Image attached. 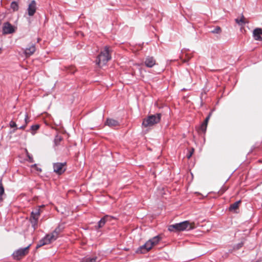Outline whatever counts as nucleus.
I'll return each mask as SVG.
<instances>
[{"label": "nucleus", "mask_w": 262, "mask_h": 262, "mask_svg": "<svg viewBox=\"0 0 262 262\" xmlns=\"http://www.w3.org/2000/svg\"><path fill=\"white\" fill-rule=\"evenodd\" d=\"M161 239L162 237L160 235L154 237L146 242L144 245L139 247L136 251V253L142 254L148 252L154 246L158 244Z\"/></svg>", "instance_id": "obj_1"}, {"label": "nucleus", "mask_w": 262, "mask_h": 262, "mask_svg": "<svg viewBox=\"0 0 262 262\" xmlns=\"http://www.w3.org/2000/svg\"><path fill=\"white\" fill-rule=\"evenodd\" d=\"M195 227V224L194 222L190 223L188 221H186L180 223L169 225L168 230L170 231H181L185 230H189L194 229Z\"/></svg>", "instance_id": "obj_2"}, {"label": "nucleus", "mask_w": 262, "mask_h": 262, "mask_svg": "<svg viewBox=\"0 0 262 262\" xmlns=\"http://www.w3.org/2000/svg\"><path fill=\"white\" fill-rule=\"evenodd\" d=\"M111 58L110 48L108 46H105L104 50L98 55L96 60V64L99 67L104 66Z\"/></svg>", "instance_id": "obj_3"}, {"label": "nucleus", "mask_w": 262, "mask_h": 262, "mask_svg": "<svg viewBox=\"0 0 262 262\" xmlns=\"http://www.w3.org/2000/svg\"><path fill=\"white\" fill-rule=\"evenodd\" d=\"M161 118V114L160 113L148 115L143 119L142 126L144 127L152 126L158 123L160 121Z\"/></svg>", "instance_id": "obj_4"}, {"label": "nucleus", "mask_w": 262, "mask_h": 262, "mask_svg": "<svg viewBox=\"0 0 262 262\" xmlns=\"http://www.w3.org/2000/svg\"><path fill=\"white\" fill-rule=\"evenodd\" d=\"M40 213V207L35 209L31 213L29 220L31 223L32 227L34 230L38 228V222Z\"/></svg>", "instance_id": "obj_5"}, {"label": "nucleus", "mask_w": 262, "mask_h": 262, "mask_svg": "<svg viewBox=\"0 0 262 262\" xmlns=\"http://www.w3.org/2000/svg\"><path fill=\"white\" fill-rule=\"evenodd\" d=\"M30 246L31 245H29L27 247L20 248L15 251L12 254L13 259L15 260H20L25 257L28 254Z\"/></svg>", "instance_id": "obj_6"}, {"label": "nucleus", "mask_w": 262, "mask_h": 262, "mask_svg": "<svg viewBox=\"0 0 262 262\" xmlns=\"http://www.w3.org/2000/svg\"><path fill=\"white\" fill-rule=\"evenodd\" d=\"M57 239L55 236L51 233L47 234L46 236L40 240L36 246V248H39L42 246L48 245Z\"/></svg>", "instance_id": "obj_7"}, {"label": "nucleus", "mask_w": 262, "mask_h": 262, "mask_svg": "<svg viewBox=\"0 0 262 262\" xmlns=\"http://www.w3.org/2000/svg\"><path fill=\"white\" fill-rule=\"evenodd\" d=\"M17 28L13 26L9 22H5L2 27V33L3 35L12 34L15 32Z\"/></svg>", "instance_id": "obj_8"}, {"label": "nucleus", "mask_w": 262, "mask_h": 262, "mask_svg": "<svg viewBox=\"0 0 262 262\" xmlns=\"http://www.w3.org/2000/svg\"><path fill=\"white\" fill-rule=\"evenodd\" d=\"M36 3L35 1L32 0L29 4L27 8L28 14L30 16L34 15L36 11Z\"/></svg>", "instance_id": "obj_9"}, {"label": "nucleus", "mask_w": 262, "mask_h": 262, "mask_svg": "<svg viewBox=\"0 0 262 262\" xmlns=\"http://www.w3.org/2000/svg\"><path fill=\"white\" fill-rule=\"evenodd\" d=\"M145 65L148 68H152L156 64V61L154 57L147 56L144 61Z\"/></svg>", "instance_id": "obj_10"}, {"label": "nucleus", "mask_w": 262, "mask_h": 262, "mask_svg": "<svg viewBox=\"0 0 262 262\" xmlns=\"http://www.w3.org/2000/svg\"><path fill=\"white\" fill-rule=\"evenodd\" d=\"M262 29L257 28L253 31V36L255 40L262 41Z\"/></svg>", "instance_id": "obj_11"}, {"label": "nucleus", "mask_w": 262, "mask_h": 262, "mask_svg": "<svg viewBox=\"0 0 262 262\" xmlns=\"http://www.w3.org/2000/svg\"><path fill=\"white\" fill-rule=\"evenodd\" d=\"M66 165H53L54 171L58 174H61L63 173L66 168Z\"/></svg>", "instance_id": "obj_12"}, {"label": "nucleus", "mask_w": 262, "mask_h": 262, "mask_svg": "<svg viewBox=\"0 0 262 262\" xmlns=\"http://www.w3.org/2000/svg\"><path fill=\"white\" fill-rule=\"evenodd\" d=\"M36 48L34 44H31L28 48H27L25 51V53L27 56L32 55L35 51Z\"/></svg>", "instance_id": "obj_13"}, {"label": "nucleus", "mask_w": 262, "mask_h": 262, "mask_svg": "<svg viewBox=\"0 0 262 262\" xmlns=\"http://www.w3.org/2000/svg\"><path fill=\"white\" fill-rule=\"evenodd\" d=\"M105 125L109 126L110 127H115L119 125V122L118 121L113 119H107Z\"/></svg>", "instance_id": "obj_14"}, {"label": "nucleus", "mask_w": 262, "mask_h": 262, "mask_svg": "<svg viewBox=\"0 0 262 262\" xmlns=\"http://www.w3.org/2000/svg\"><path fill=\"white\" fill-rule=\"evenodd\" d=\"M63 228L60 226H58L52 232L55 237L58 238L59 234L62 231Z\"/></svg>", "instance_id": "obj_15"}, {"label": "nucleus", "mask_w": 262, "mask_h": 262, "mask_svg": "<svg viewBox=\"0 0 262 262\" xmlns=\"http://www.w3.org/2000/svg\"><path fill=\"white\" fill-rule=\"evenodd\" d=\"M241 203V201H238L235 202V203H233L232 204H231L230 205V206L229 207V210L230 211H232V210L235 211L236 210H237L239 206Z\"/></svg>", "instance_id": "obj_16"}, {"label": "nucleus", "mask_w": 262, "mask_h": 262, "mask_svg": "<svg viewBox=\"0 0 262 262\" xmlns=\"http://www.w3.org/2000/svg\"><path fill=\"white\" fill-rule=\"evenodd\" d=\"M245 17L244 15H242L240 18H236L235 19V22L238 25H243L247 23V22L245 21Z\"/></svg>", "instance_id": "obj_17"}, {"label": "nucleus", "mask_w": 262, "mask_h": 262, "mask_svg": "<svg viewBox=\"0 0 262 262\" xmlns=\"http://www.w3.org/2000/svg\"><path fill=\"white\" fill-rule=\"evenodd\" d=\"M4 194V187L2 180L0 181V202L3 201L2 195Z\"/></svg>", "instance_id": "obj_18"}, {"label": "nucleus", "mask_w": 262, "mask_h": 262, "mask_svg": "<svg viewBox=\"0 0 262 262\" xmlns=\"http://www.w3.org/2000/svg\"><path fill=\"white\" fill-rule=\"evenodd\" d=\"M106 223L104 217H102L98 222V226L96 227V229L101 228L104 226L105 224Z\"/></svg>", "instance_id": "obj_19"}, {"label": "nucleus", "mask_w": 262, "mask_h": 262, "mask_svg": "<svg viewBox=\"0 0 262 262\" xmlns=\"http://www.w3.org/2000/svg\"><path fill=\"white\" fill-rule=\"evenodd\" d=\"M11 8L14 11H16L18 10V3L15 1L12 2L11 3Z\"/></svg>", "instance_id": "obj_20"}, {"label": "nucleus", "mask_w": 262, "mask_h": 262, "mask_svg": "<svg viewBox=\"0 0 262 262\" xmlns=\"http://www.w3.org/2000/svg\"><path fill=\"white\" fill-rule=\"evenodd\" d=\"M207 126V124L202 123L199 127V132H201L203 133H205L206 131Z\"/></svg>", "instance_id": "obj_21"}, {"label": "nucleus", "mask_w": 262, "mask_h": 262, "mask_svg": "<svg viewBox=\"0 0 262 262\" xmlns=\"http://www.w3.org/2000/svg\"><path fill=\"white\" fill-rule=\"evenodd\" d=\"M62 140V138L61 137V136H59V135H56L55 137V139H54V143L57 146L58 145L60 141Z\"/></svg>", "instance_id": "obj_22"}, {"label": "nucleus", "mask_w": 262, "mask_h": 262, "mask_svg": "<svg viewBox=\"0 0 262 262\" xmlns=\"http://www.w3.org/2000/svg\"><path fill=\"white\" fill-rule=\"evenodd\" d=\"M221 32L222 29L219 26H216L213 30L211 31V33L213 34H220Z\"/></svg>", "instance_id": "obj_23"}, {"label": "nucleus", "mask_w": 262, "mask_h": 262, "mask_svg": "<svg viewBox=\"0 0 262 262\" xmlns=\"http://www.w3.org/2000/svg\"><path fill=\"white\" fill-rule=\"evenodd\" d=\"M97 258H84L80 262H96Z\"/></svg>", "instance_id": "obj_24"}, {"label": "nucleus", "mask_w": 262, "mask_h": 262, "mask_svg": "<svg viewBox=\"0 0 262 262\" xmlns=\"http://www.w3.org/2000/svg\"><path fill=\"white\" fill-rule=\"evenodd\" d=\"M103 217L106 222H111L113 220H116L115 217L108 215H106Z\"/></svg>", "instance_id": "obj_25"}, {"label": "nucleus", "mask_w": 262, "mask_h": 262, "mask_svg": "<svg viewBox=\"0 0 262 262\" xmlns=\"http://www.w3.org/2000/svg\"><path fill=\"white\" fill-rule=\"evenodd\" d=\"M39 128L38 124L33 125L31 126L30 130L32 131V134L34 135L35 133L34 132L37 130Z\"/></svg>", "instance_id": "obj_26"}, {"label": "nucleus", "mask_w": 262, "mask_h": 262, "mask_svg": "<svg viewBox=\"0 0 262 262\" xmlns=\"http://www.w3.org/2000/svg\"><path fill=\"white\" fill-rule=\"evenodd\" d=\"M30 170H31V171H34L35 170H37L38 171H41V169L38 168V167H37V165H31Z\"/></svg>", "instance_id": "obj_27"}, {"label": "nucleus", "mask_w": 262, "mask_h": 262, "mask_svg": "<svg viewBox=\"0 0 262 262\" xmlns=\"http://www.w3.org/2000/svg\"><path fill=\"white\" fill-rule=\"evenodd\" d=\"M27 154L28 156V159L27 161L29 163H33L34 162L33 158L32 156L30 155L29 152L27 151Z\"/></svg>", "instance_id": "obj_28"}, {"label": "nucleus", "mask_w": 262, "mask_h": 262, "mask_svg": "<svg viewBox=\"0 0 262 262\" xmlns=\"http://www.w3.org/2000/svg\"><path fill=\"white\" fill-rule=\"evenodd\" d=\"M211 115H212V112H210L203 123L207 125L208 122L209 121V120L210 119V118Z\"/></svg>", "instance_id": "obj_29"}, {"label": "nucleus", "mask_w": 262, "mask_h": 262, "mask_svg": "<svg viewBox=\"0 0 262 262\" xmlns=\"http://www.w3.org/2000/svg\"><path fill=\"white\" fill-rule=\"evenodd\" d=\"M193 152H194V149L193 148H191L189 150V152L187 155V157L188 159H189L191 157V156L192 155Z\"/></svg>", "instance_id": "obj_30"}, {"label": "nucleus", "mask_w": 262, "mask_h": 262, "mask_svg": "<svg viewBox=\"0 0 262 262\" xmlns=\"http://www.w3.org/2000/svg\"><path fill=\"white\" fill-rule=\"evenodd\" d=\"M9 126L11 128H14V127H17V125L16 124V123L12 120L9 122Z\"/></svg>", "instance_id": "obj_31"}, {"label": "nucleus", "mask_w": 262, "mask_h": 262, "mask_svg": "<svg viewBox=\"0 0 262 262\" xmlns=\"http://www.w3.org/2000/svg\"><path fill=\"white\" fill-rule=\"evenodd\" d=\"M25 124H26V125H27L29 122V117H28V115L27 113H26V114H25Z\"/></svg>", "instance_id": "obj_32"}, {"label": "nucleus", "mask_w": 262, "mask_h": 262, "mask_svg": "<svg viewBox=\"0 0 262 262\" xmlns=\"http://www.w3.org/2000/svg\"><path fill=\"white\" fill-rule=\"evenodd\" d=\"M26 127V124H25L24 125L20 126L19 127H18V129H24Z\"/></svg>", "instance_id": "obj_33"}, {"label": "nucleus", "mask_w": 262, "mask_h": 262, "mask_svg": "<svg viewBox=\"0 0 262 262\" xmlns=\"http://www.w3.org/2000/svg\"><path fill=\"white\" fill-rule=\"evenodd\" d=\"M18 129L17 127H14L13 129L11 132V133H14L16 132V130Z\"/></svg>", "instance_id": "obj_34"}, {"label": "nucleus", "mask_w": 262, "mask_h": 262, "mask_svg": "<svg viewBox=\"0 0 262 262\" xmlns=\"http://www.w3.org/2000/svg\"><path fill=\"white\" fill-rule=\"evenodd\" d=\"M54 164H66V162H64V163L57 162V163H55Z\"/></svg>", "instance_id": "obj_35"}, {"label": "nucleus", "mask_w": 262, "mask_h": 262, "mask_svg": "<svg viewBox=\"0 0 262 262\" xmlns=\"http://www.w3.org/2000/svg\"><path fill=\"white\" fill-rule=\"evenodd\" d=\"M1 51H2L1 48H0V53H1Z\"/></svg>", "instance_id": "obj_36"}]
</instances>
